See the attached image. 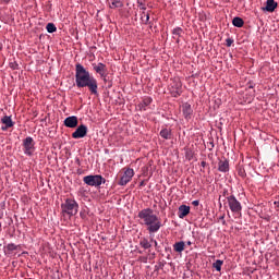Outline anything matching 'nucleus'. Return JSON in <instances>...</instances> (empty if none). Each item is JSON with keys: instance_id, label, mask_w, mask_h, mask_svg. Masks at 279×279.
<instances>
[{"instance_id": "obj_1", "label": "nucleus", "mask_w": 279, "mask_h": 279, "mask_svg": "<svg viewBox=\"0 0 279 279\" xmlns=\"http://www.w3.org/2000/svg\"><path fill=\"white\" fill-rule=\"evenodd\" d=\"M75 83L76 87H88V90L94 94V96H98V82L96 76L90 74V71H87L82 63H76L75 65Z\"/></svg>"}, {"instance_id": "obj_2", "label": "nucleus", "mask_w": 279, "mask_h": 279, "mask_svg": "<svg viewBox=\"0 0 279 279\" xmlns=\"http://www.w3.org/2000/svg\"><path fill=\"white\" fill-rule=\"evenodd\" d=\"M138 217L143 220L144 225H146L149 233H157L162 226L161 219L157 217V214H154V208H142V210L138 211Z\"/></svg>"}, {"instance_id": "obj_3", "label": "nucleus", "mask_w": 279, "mask_h": 279, "mask_svg": "<svg viewBox=\"0 0 279 279\" xmlns=\"http://www.w3.org/2000/svg\"><path fill=\"white\" fill-rule=\"evenodd\" d=\"M78 203L77 201H73L72 197H66V201L61 204V209L63 217H75V214L78 211Z\"/></svg>"}, {"instance_id": "obj_4", "label": "nucleus", "mask_w": 279, "mask_h": 279, "mask_svg": "<svg viewBox=\"0 0 279 279\" xmlns=\"http://www.w3.org/2000/svg\"><path fill=\"white\" fill-rule=\"evenodd\" d=\"M23 149L26 156H33L35 154V140L33 137H25L23 140Z\"/></svg>"}, {"instance_id": "obj_5", "label": "nucleus", "mask_w": 279, "mask_h": 279, "mask_svg": "<svg viewBox=\"0 0 279 279\" xmlns=\"http://www.w3.org/2000/svg\"><path fill=\"white\" fill-rule=\"evenodd\" d=\"M84 182L88 183V186H101V183H106L104 175H84Z\"/></svg>"}, {"instance_id": "obj_6", "label": "nucleus", "mask_w": 279, "mask_h": 279, "mask_svg": "<svg viewBox=\"0 0 279 279\" xmlns=\"http://www.w3.org/2000/svg\"><path fill=\"white\" fill-rule=\"evenodd\" d=\"M227 199H228L229 208L233 210V214H239L240 210H242V205L240 201H238V197H235L234 195H229Z\"/></svg>"}, {"instance_id": "obj_7", "label": "nucleus", "mask_w": 279, "mask_h": 279, "mask_svg": "<svg viewBox=\"0 0 279 279\" xmlns=\"http://www.w3.org/2000/svg\"><path fill=\"white\" fill-rule=\"evenodd\" d=\"M170 93H171V96H173L174 98L182 96V82L180 80L172 82V85L170 87Z\"/></svg>"}, {"instance_id": "obj_8", "label": "nucleus", "mask_w": 279, "mask_h": 279, "mask_svg": "<svg viewBox=\"0 0 279 279\" xmlns=\"http://www.w3.org/2000/svg\"><path fill=\"white\" fill-rule=\"evenodd\" d=\"M87 126H85L84 123H82L80 126L77 124V128L75 129V132L72 133V136L74 140H81L82 136H86L87 135Z\"/></svg>"}, {"instance_id": "obj_9", "label": "nucleus", "mask_w": 279, "mask_h": 279, "mask_svg": "<svg viewBox=\"0 0 279 279\" xmlns=\"http://www.w3.org/2000/svg\"><path fill=\"white\" fill-rule=\"evenodd\" d=\"M64 125H68L69 129H76L78 125L77 116H69L68 118H65Z\"/></svg>"}, {"instance_id": "obj_10", "label": "nucleus", "mask_w": 279, "mask_h": 279, "mask_svg": "<svg viewBox=\"0 0 279 279\" xmlns=\"http://www.w3.org/2000/svg\"><path fill=\"white\" fill-rule=\"evenodd\" d=\"M93 68L96 73H99L100 76H102V80H106L107 65L105 63H93Z\"/></svg>"}, {"instance_id": "obj_11", "label": "nucleus", "mask_w": 279, "mask_h": 279, "mask_svg": "<svg viewBox=\"0 0 279 279\" xmlns=\"http://www.w3.org/2000/svg\"><path fill=\"white\" fill-rule=\"evenodd\" d=\"M218 170L220 172H229L230 170V161L226 158L220 159L218 162Z\"/></svg>"}, {"instance_id": "obj_12", "label": "nucleus", "mask_w": 279, "mask_h": 279, "mask_svg": "<svg viewBox=\"0 0 279 279\" xmlns=\"http://www.w3.org/2000/svg\"><path fill=\"white\" fill-rule=\"evenodd\" d=\"M1 122L3 123L2 130L7 131V129H11L14 125L12 118L10 116H4L1 118Z\"/></svg>"}, {"instance_id": "obj_13", "label": "nucleus", "mask_w": 279, "mask_h": 279, "mask_svg": "<svg viewBox=\"0 0 279 279\" xmlns=\"http://www.w3.org/2000/svg\"><path fill=\"white\" fill-rule=\"evenodd\" d=\"M182 112L184 114V118L186 119L191 118L193 114L192 105H189V102H185L184 105H182Z\"/></svg>"}, {"instance_id": "obj_14", "label": "nucleus", "mask_w": 279, "mask_h": 279, "mask_svg": "<svg viewBox=\"0 0 279 279\" xmlns=\"http://www.w3.org/2000/svg\"><path fill=\"white\" fill-rule=\"evenodd\" d=\"M276 8H278V2H276V0H267L266 5L263 9L268 10L269 13H272Z\"/></svg>"}, {"instance_id": "obj_15", "label": "nucleus", "mask_w": 279, "mask_h": 279, "mask_svg": "<svg viewBox=\"0 0 279 279\" xmlns=\"http://www.w3.org/2000/svg\"><path fill=\"white\" fill-rule=\"evenodd\" d=\"M191 207L190 206H179V218L184 219V217H187V214H190Z\"/></svg>"}, {"instance_id": "obj_16", "label": "nucleus", "mask_w": 279, "mask_h": 279, "mask_svg": "<svg viewBox=\"0 0 279 279\" xmlns=\"http://www.w3.org/2000/svg\"><path fill=\"white\" fill-rule=\"evenodd\" d=\"M160 136H162L163 140H171L172 137L171 129H161Z\"/></svg>"}, {"instance_id": "obj_17", "label": "nucleus", "mask_w": 279, "mask_h": 279, "mask_svg": "<svg viewBox=\"0 0 279 279\" xmlns=\"http://www.w3.org/2000/svg\"><path fill=\"white\" fill-rule=\"evenodd\" d=\"M232 23L234 27H244V19H242L241 16H234Z\"/></svg>"}, {"instance_id": "obj_18", "label": "nucleus", "mask_w": 279, "mask_h": 279, "mask_svg": "<svg viewBox=\"0 0 279 279\" xmlns=\"http://www.w3.org/2000/svg\"><path fill=\"white\" fill-rule=\"evenodd\" d=\"M174 252H184L185 250V242H175L173 244Z\"/></svg>"}, {"instance_id": "obj_19", "label": "nucleus", "mask_w": 279, "mask_h": 279, "mask_svg": "<svg viewBox=\"0 0 279 279\" xmlns=\"http://www.w3.org/2000/svg\"><path fill=\"white\" fill-rule=\"evenodd\" d=\"M130 181H132V175H122L119 183L121 186H125Z\"/></svg>"}, {"instance_id": "obj_20", "label": "nucleus", "mask_w": 279, "mask_h": 279, "mask_svg": "<svg viewBox=\"0 0 279 279\" xmlns=\"http://www.w3.org/2000/svg\"><path fill=\"white\" fill-rule=\"evenodd\" d=\"M140 244L144 247V250H149L151 246V242H148V239H141Z\"/></svg>"}, {"instance_id": "obj_21", "label": "nucleus", "mask_w": 279, "mask_h": 279, "mask_svg": "<svg viewBox=\"0 0 279 279\" xmlns=\"http://www.w3.org/2000/svg\"><path fill=\"white\" fill-rule=\"evenodd\" d=\"M214 268H216L217 271H221V267L223 266V260L217 259L213 264Z\"/></svg>"}, {"instance_id": "obj_22", "label": "nucleus", "mask_w": 279, "mask_h": 279, "mask_svg": "<svg viewBox=\"0 0 279 279\" xmlns=\"http://www.w3.org/2000/svg\"><path fill=\"white\" fill-rule=\"evenodd\" d=\"M46 29H48V33H56V31H57L56 24H53V22H49L47 24Z\"/></svg>"}, {"instance_id": "obj_23", "label": "nucleus", "mask_w": 279, "mask_h": 279, "mask_svg": "<svg viewBox=\"0 0 279 279\" xmlns=\"http://www.w3.org/2000/svg\"><path fill=\"white\" fill-rule=\"evenodd\" d=\"M122 172L124 173V175H134L135 173L132 167H124Z\"/></svg>"}, {"instance_id": "obj_24", "label": "nucleus", "mask_w": 279, "mask_h": 279, "mask_svg": "<svg viewBox=\"0 0 279 279\" xmlns=\"http://www.w3.org/2000/svg\"><path fill=\"white\" fill-rule=\"evenodd\" d=\"M149 104H151V98H144V101L142 102V105H140V108L146 109V107H148Z\"/></svg>"}, {"instance_id": "obj_25", "label": "nucleus", "mask_w": 279, "mask_h": 279, "mask_svg": "<svg viewBox=\"0 0 279 279\" xmlns=\"http://www.w3.org/2000/svg\"><path fill=\"white\" fill-rule=\"evenodd\" d=\"M112 8H123V2L121 0H113Z\"/></svg>"}, {"instance_id": "obj_26", "label": "nucleus", "mask_w": 279, "mask_h": 279, "mask_svg": "<svg viewBox=\"0 0 279 279\" xmlns=\"http://www.w3.org/2000/svg\"><path fill=\"white\" fill-rule=\"evenodd\" d=\"M7 250L9 252H13L14 250H19V246L17 244L11 243V244H8Z\"/></svg>"}, {"instance_id": "obj_27", "label": "nucleus", "mask_w": 279, "mask_h": 279, "mask_svg": "<svg viewBox=\"0 0 279 279\" xmlns=\"http://www.w3.org/2000/svg\"><path fill=\"white\" fill-rule=\"evenodd\" d=\"M104 82L108 83V87H112V82L110 80H108V69L106 66V80H104Z\"/></svg>"}, {"instance_id": "obj_28", "label": "nucleus", "mask_w": 279, "mask_h": 279, "mask_svg": "<svg viewBox=\"0 0 279 279\" xmlns=\"http://www.w3.org/2000/svg\"><path fill=\"white\" fill-rule=\"evenodd\" d=\"M173 35H181L182 33V27H174V29H172Z\"/></svg>"}, {"instance_id": "obj_29", "label": "nucleus", "mask_w": 279, "mask_h": 279, "mask_svg": "<svg viewBox=\"0 0 279 279\" xmlns=\"http://www.w3.org/2000/svg\"><path fill=\"white\" fill-rule=\"evenodd\" d=\"M232 44H234V39L233 38H227L226 45L227 46H232Z\"/></svg>"}, {"instance_id": "obj_30", "label": "nucleus", "mask_w": 279, "mask_h": 279, "mask_svg": "<svg viewBox=\"0 0 279 279\" xmlns=\"http://www.w3.org/2000/svg\"><path fill=\"white\" fill-rule=\"evenodd\" d=\"M137 5H140L142 10H146V5H144V2H142L141 0H137Z\"/></svg>"}, {"instance_id": "obj_31", "label": "nucleus", "mask_w": 279, "mask_h": 279, "mask_svg": "<svg viewBox=\"0 0 279 279\" xmlns=\"http://www.w3.org/2000/svg\"><path fill=\"white\" fill-rule=\"evenodd\" d=\"M149 19H150L149 13H146L145 22H146V23L149 22Z\"/></svg>"}, {"instance_id": "obj_32", "label": "nucleus", "mask_w": 279, "mask_h": 279, "mask_svg": "<svg viewBox=\"0 0 279 279\" xmlns=\"http://www.w3.org/2000/svg\"><path fill=\"white\" fill-rule=\"evenodd\" d=\"M193 206H199V201H193Z\"/></svg>"}, {"instance_id": "obj_33", "label": "nucleus", "mask_w": 279, "mask_h": 279, "mask_svg": "<svg viewBox=\"0 0 279 279\" xmlns=\"http://www.w3.org/2000/svg\"><path fill=\"white\" fill-rule=\"evenodd\" d=\"M206 165H207L206 161H202L203 167H206Z\"/></svg>"}, {"instance_id": "obj_34", "label": "nucleus", "mask_w": 279, "mask_h": 279, "mask_svg": "<svg viewBox=\"0 0 279 279\" xmlns=\"http://www.w3.org/2000/svg\"><path fill=\"white\" fill-rule=\"evenodd\" d=\"M275 206H279V201H275Z\"/></svg>"}, {"instance_id": "obj_35", "label": "nucleus", "mask_w": 279, "mask_h": 279, "mask_svg": "<svg viewBox=\"0 0 279 279\" xmlns=\"http://www.w3.org/2000/svg\"><path fill=\"white\" fill-rule=\"evenodd\" d=\"M154 243H155V246H158V242H157V240H156V239H155Z\"/></svg>"}, {"instance_id": "obj_36", "label": "nucleus", "mask_w": 279, "mask_h": 279, "mask_svg": "<svg viewBox=\"0 0 279 279\" xmlns=\"http://www.w3.org/2000/svg\"><path fill=\"white\" fill-rule=\"evenodd\" d=\"M3 2H5V3H9V2H11V0H2Z\"/></svg>"}, {"instance_id": "obj_37", "label": "nucleus", "mask_w": 279, "mask_h": 279, "mask_svg": "<svg viewBox=\"0 0 279 279\" xmlns=\"http://www.w3.org/2000/svg\"><path fill=\"white\" fill-rule=\"evenodd\" d=\"M111 2H112V5H110V8H113V2H114V0H111Z\"/></svg>"}, {"instance_id": "obj_38", "label": "nucleus", "mask_w": 279, "mask_h": 279, "mask_svg": "<svg viewBox=\"0 0 279 279\" xmlns=\"http://www.w3.org/2000/svg\"><path fill=\"white\" fill-rule=\"evenodd\" d=\"M0 49H3V44H0Z\"/></svg>"}, {"instance_id": "obj_39", "label": "nucleus", "mask_w": 279, "mask_h": 279, "mask_svg": "<svg viewBox=\"0 0 279 279\" xmlns=\"http://www.w3.org/2000/svg\"><path fill=\"white\" fill-rule=\"evenodd\" d=\"M187 244L190 245V244H192V242H187Z\"/></svg>"}]
</instances>
